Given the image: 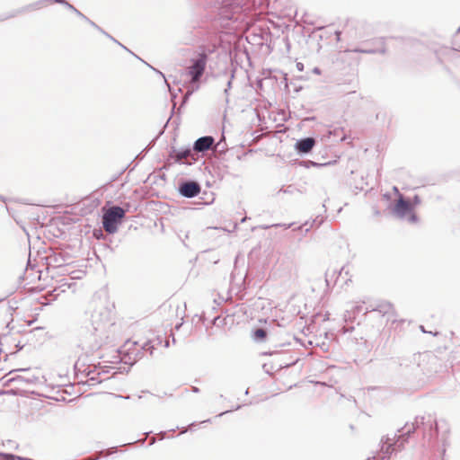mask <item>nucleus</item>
Listing matches in <instances>:
<instances>
[{
	"instance_id": "1",
	"label": "nucleus",
	"mask_w": 460,
	"mask_h": 460,
	"mask_svg": "<svg viewBox=\"0 0 460 460\" xmlns=\"http://www.w3.org/2000/svg\"><path fill=\"white\" fill-rule=\"evenodd\" d=\"M420 426L424 428V438L428 436L426 432L427 429H429L430 437L432 436L431 432L433 428L435 429V433L438 432L437 422L435 420L431 419V417H429L428 421H425V417L417 416L414 420V422H412L411 426L406 424L402 428L404 431L401 435L397 436L394 434L393 438H390L389 437L382 438V456H376L373 458L375 460H389L392 453L396 450H402L404 447V444L408 442V438L411 434L413 433L417 429L420 428Z\"/></svg>"
},
{
	"instance_id": "2",
	"label": "nucleus",
	"mask_w": 460,
	"mask_h": 460,
	"mask_svg": "<svg viewBox=\"0 0 460 460\" xmlns=\"http://www.w3.org/2000/svg\"><path fill=\"white\" fill-rule=\"evenodd\" d=\"M113 324L111 311L103 305H97L91 314V335L82 343L84 349L94 350L102 346L107 331Z\"/></svg>"
},
{
	"instance_id": "3",
	"label": "nucleus",
	"mask_w": 460,
	"mask_h": 460,
	"mask_svg": "<svg viewBox=\"0 0 460 460\" xmlns=\"http://www.w3.org/2000/svg\"><path fill=\"white\" fill-rule=\"evenodd\" d=\"M210 4L217 11L218 20L237 21V15L243 12L246 0H210Z\"/></svg>"
},
{
	"instance_id": "4",
	"label": "nucleus",
	"mask_w": 460,
	"mask_h": 460,
	"mask_svg": "<svg viewBox=\"0 0 460 460\" xmlns=\"http://www.w3.org/2000/svg\"><path fill=\"white\" fill-rule=\"evenodd\" d=\"M208 59V55L205 50L199 52L196 57L190 59V66L187 67V75L190 78L189 83L199 84L206 69Z\"/></svg>"
},
{
	"instance_id": "5",
	"label": "nucleus",
	"mask_w": 460,
	"mask_h": 460,
	"mask_svg": "<svg viewBox=\"0 0 460 460\" xmlns=\"http://www.w3.org/2000/svg\"><path fill=\"white\" fill-rule=\"evenodd\" d=\"M126 211L119 206L110 208L102 216V227L110 234L118 230V226L125 217Z\"/></svg>"
},
{
	"instance_id": "6",
	"label": "nucleus",
	"mask_w": 460,
	"mask_h": 460,
	"mask_svg": "<svg viewBox=\"0 0 460 460\" xmlns=\"http://www.w3.org/2000/svg\"><path fill=\"white\" fill-rule=\"evenodd\" d=\"M365 313L375 314L376 316L385 317L386 322H396V313L394 305L387 301H376L366 307Z\"/></svg>"
},
{
	"instance_id": "7",
	"label": "nucleus",
	"mask_w": 460,
	"mask_h": 460,
	"mask_svg": "<svg viewBox=\"0 0 460 460\" xmlns=\"http://www.w3.org/2000/svg\"><path fill=\"white\" fill-rule=\"evenodd\" d=\"M177 190L181 197L192 199L200 193L201 186L196 181L182 180L179 182Z\"/></svg>"
},
{
	"instance_id": "8",
	"label": "nucleus",
	"mask_w": 460,
	"mask_h": 460,
	"mask_svg": "<svg viewBox=\"0 0 460 460\" xmlns=\"http://www.w3.org/2000/svg\"><path fill=\"white\" fill-rule=\"evenodd\" d=\"M170 155L176 163L189 165L197 160L192 148L172 149Z\"/></svg>"
},
{
	"instance_id": "9",
	"label": "nucleus",
	"mask_w": 460,
	"mask_h": 460,
	"mask_svg": "<svg viewBox=\"0 0 460 460\" xmlns=\"http://www.w3.org/2000/svg\"><path fill=\"white\" fill-rule=\"evenodd\" d=\"M215 138L212 136H204L199 137L193 144L194 153H205L212 148Z\"/></svg>"
},
{
	"instance_id": "10",
	"label": "nucleus",
	"mask_w": 460,
	"mask_h": 460,
	"mask_svg": "<svg viewBox=\"0 0 460 460\" xmlns=\"http://www.w3.org/2000/svg\"><path fill=\"white\" fill-rule=\"evenodd\" d=\"M316 141L314 137H308L298 139L295 144V149L300 155H306L312 151Z\"/></svg>"
},
{
	"instance_id": "11",
	"label": "nucleus",
	"mask_w": 460,
	"mask_h": 460,
	"mask_svg": "<svg viewBox=\"0 0 460 460\" xmlns=\"http://www.w3.org/2000/svg\"><path fill=\"white\" fill-rule=\"evenodd\" d=\"M47 3L52 4L50 0H39V1H36L34 3H31L30 4H27V5L23 6L22 8H21L19 10H16L13 13H12L11 15L5 17L4 19L10 18V17H13V16H15V15H17L19 13H27V12H32V11L40 10Z\"/></svg>"
},
{
	"instance_id": "12",
	"label": "nucleus",
	"mask_w": 460,
	"mask_h": 460,
	"mask_svg": "<svg viewBox=\"0 0 460 460\" xmlns=\"http://www.w3.org/2000/svg\"><path fill=\"white\" fill-rule=\"evenodd\" d=\"M412 210L411 204L403 199V197H400L396 201L394 211V213L400 217H403L406 214L410 213Z\"/></svg>"
},
{
	"instance_id": "13",
	"label": "nucleus",
	"mask_w": 460,
	"mask_h": 460,
	"mask_svg": "<svg viewBox=\"0 0 460 460\" xmlns=\"http://www.w3.org/2000/svg\"><path fill=\"white\" fill-rule=\"evenodd\" d=\"M381 43L380 49H364V48H357L353 49V52L356 53H365V54H375V53H381L385 54L386 52V49L385 47V40L384 39L379 40Z\"/></svg>"
},
{
	"instance_id": "14",
	"label": "nucleus",
	"mask_w": 460,
	"mask_h": 460,
	"mask_svg": "<svg viewBox=\"0 0 460 460\" xmlns=\"http://www.w3.org/2000/svg\"><path fill=\"white\" fill-rule=\"evenodd\" d=\"M155 347L156 346L154 344V341H151V340L146 341L145 343H143L140 349L137 350L135 359L137 360L138 358H141L143 356V351H147L150 355H153Z\"/></svg>"
},
{
	"instance_id": "15",
	"label": "nucleus",
	"mask_w": 460,
	"mask_h": 460,
	"mask_svg": "<svg viewBox=\"0 0 460 460\" xmlns=\"http://www.w3.org/2000/svg\"><path fill=\"white\" fill-rule=\"evenodd\" d=\"M267 336V332L263 328H258L253 332L252 338L255 341H262Z\"/></svg>"
},
{
	"instance_id": "16",
	"label": "nucleus",
	"mask_w": 460,
	"mask_h": 460,
	"mask_svg": "<svg viewBox=\"0 0 460 460\" xmlns=\"http://www.w3.org/2000/svg\"><path fill=\"white\" fill-rule=\"evenodd\" d=\"M199 89V84H190L189 83V85H188V90L186 92V93L184 94L183 96V100H182V104H184L188 99L190 98V96L195 92V91H198Z\"/></svg>"
},
{
	"instance_id": "17",
	"label": "nucleus",
	"mask_w": 460,
	"mask_h": 460,
	"mask_svg": "<svg viewBox=\"0 0 460 460\" xmlns=\"http://www.w3.org/2000/svg\"><path fill=\"white\" fill-rule=\"evenodd\" d=\"M50 1L52 4L56 3V4H60L64 5L66 8L72 11L73 13H75V11L76 10V8L73 4L68 3L66 0H50Z\"/></svg>"
},
{
	"instance_id": "18",
	"label": "nucleus",
	"mask_w": 460,
	"mask_h": 460,
	"mask_svg": "<svg viewBox=\"0 0 460 460\" xmlns=\"http://www.w3.org/2000/svg\"><path fill=\"white\" fill-rule=\"evenodd\" d=\"M366 307H367V305H365L364 304L362 305H356L353 306L352 308V311L354 314H367V313H365L366 311Z\"/></svg>"
},
{
	"instance_id": "19",
	"label": "nucleus",
	"mask_w": 460,
	"mask_h": 460,
	"mask_svg": "<svg viewBox=\"0 0 460 460\" xmlns=\"http://www.w3.org/2000/svg\"><path fill=\"white\" fill-rule=\"evenodd\" d=\"M234 70H233V71L231 72L230 78L228 79L227 84H226V89H225V91H224V92H225V94H226V95L228 94V91H229V90L231 89V87H232V80L234 79Z\"/></svg>"
},
{
	"instance_id": "20",
	"label": "nucleus",
	"mask_w": 460,
	"mask_h": 460,
	"mask_svg": "<svg viewBox=\"0 0 460 460\" xmlns=\"http://www.w3.org/2000/svg\"><path fill=\"white\" fill-rule=\"evenodd\" d=\"M75 13L78 17H80L81 19H83V20H84V21H89V18H88V17H86V16H85L83 13H81L78 9H76V10L75 11Z\"/></svg>"
},
{
	"instance_id": "21",
	"label": "nucleus",
	"mask_w": 460,
	"mask_h": 460,
	"mask_svg": "<svg viewBox=\"0 0 460 460\" xmlns=\"http://www.w3.org/2000/svg\"><path fill=\"white\" fill-rule=\"evenodd\" d=\"M151 341H154V344H155V346H158L162 344V337L158 336L155 340H151Z\"/></svg>"
},
{
	"instance_id": "22",
	"label": "nucleus",
	"mask_w": 460,
	"mask_h": 460,
	"mask_svg": "<svg viewBox=\"0 0 460 460\" xmlns=\"http://www.w3.org/2000/svg\"><path fill=\"white\" fill-rule=\"evenodd\" d=\"M296 66L298 71H303L304 70V64L301 63V62H297Z\"/></svg>"
},
{
	"instance_id": "23",
	"label": "nucleus",
	"mask_w": 460,
	"mask_h": 460,
	"mask_svg": "<svg viewBox=\"0 0 460 460\" xmlns=\"http://www.w3.org/2000/svg\"><path fill=\"white\" fill-rule=\"evenodd\" d=\"M85 22H88L94 29L98 28V25L94 22H93L92 20L89 19V21H85Z\"/></svg>"
},
{
	"instance_id": "24",
	"label": "nucleus",
	"mask_w": 460,
	"mask_h": 460,
	"mask_svg": "<svg viewBox=\"0 0 460 460\" xmlns=\"http://www.w3.org/2000/svg\"><path fill=\"white\" fill-rule=\"evenodd\" d=\"M418 219L417 216L415 214L411 215L410 221L411 222H416Z\"/></svg>"
},
{
	"instance_id": "25",
	"label": "nucleus",
	"mask_w": 460,
	"mask_h": 460,
	"mask_svg": "<svg viewBox=\"0 0 460 460\" xmlns=\"http://www.w3.org/2000/svg\"><path fill=\"white\" fill-rule=\"evenodd\" d=\"M191 390H192L193 393H199V389L197 386H192Z\"/></svg>"
},
{
	"instance_id": "26",
	"label": "nucleus",
	"mask_w": 460,
	"mask_h": 460,
	"mask_svg": "<svg viewBox=\"0 0 460 460\" xmlns=\"http://www.w3.org/2000/svg\"><path fill=\"white\" fill-rule=\"evenodd\" d=\"M108 38L115 43H119V41L116 39H114L111 35H110Z\"/></svg>"
},
{
	"instance_id": "27",
	"label": "nucleus",
	"mask_w": 460,
	"mask_h": 460,
	"mask_svg": "<svg viewBox=\"0 0 460 460\" xmlns=\"http://www.w3.org/2000/svg\"><path fill=\"white\" fill-rule=\"evenodd\" d=\"M230 411H223V412L219 413L217 417H221V416H223V415H225V414H226V413H228V412H230Z\"/></svg>"
},
{
	"instance_id": "28",
	"label": "nucleus",
	"mask_w": 460,
	"mask_h": 460,
	"mask_svg": "<svg viewBox=\"0 0 460 460\" xmlns=\"http://www.w3.org/2000/svg\"><path fill=\"white\" fill-rule=\"evenodd\" d=\"M445 453H446V443L444 442V444H443V448H442V452H441L442 456H444V455H445Z\"/></svg>"
},
{
	"instance_id": "29",
	"label": "nucleus",
	"mask_w": 460,
	"mask_h": 460,
	"mask_svg": "<svg viewBox=\"0 0 460 460\" xmlns=\"http://www.w3.org/2000/svg\"><path fill=\"white\" fill-rule=\"evenodd\" d=\"M98 31H100L101 33H105V31L103 29H102L100 26H98V28H95Z\"/></svg>"
},
{
	"instance_id": "30",
	"label": "nucleus",
	"mask_w": 460,
	"mask_h": 460,
	"mask_svg": "<svg viewBox=\"0 0 460 460\" xmlns=\"http://www.w3.org/2000/svg\"><path fill=\"white\" fill-rule=\"evenodd\" d=\"M98 31H100L101 33H105V31L103 29H102L100 26H98V28H95Z\"/></svg>"
},
{
	"instance_id": "31",
	"label": "nucleus",
	"mask_w": 460,
	"mask_h": 460,
	"mask_svg": "<svg viewBox=\"0 0 460 460\" xmlns=\"http://www.w3.org/2000/svg\"><path fill=\"white\" fill-rule=\"evenodd\" d=\"M121 48H123L124 49H126L127 51L128 52H131L127 47H125L124 45H122L120 42L118 43Z\"/></svg>"
},
{
	"instance_id": "32",
	"label": "nucleus",
	"mask_w": 460,
	"mask_h": 460,
	"mask_svg": "<svg viewBox=\"0 0 460 460\" xmlns=\"http://www.w3.org/2000/svg\"><path fill=\"white\" fill-rule=\"evenodd\" d=\"M153 70L156 71L157 73L160 74V75H162L163 77H164V75H163V73H161L160 71L156 70L155 68H154L152 66L148 65Z\"/></svg>"
},
{
	"instance_id": "33",
	"label": "nucleus",
	"mask_w": 460,
	"mask_h": 460,
	"mask_svg": "<svg viewBox=\"0 0 460 460\" xmlns=\"http://www.w3.org/2000/svg\"><path fill=\"white\" fill-rule=\"evenodd\" d=\"M314 73L320 74V69L318 67L314 68Z\"/></svg>"
},
{
	"instance_id": "34",
	"label": "nucleus",
	"mask_w": 460,
	"mask_h": 460,
	"mask_svg": "<svg viewBox=\"0 0 460 460\" xmlns=\"http://www.w3.org/2000/svg\"><path fill=\"white\" fill-rule=\"evenodd\" d=\"M414 201H415L416 203H419V202H420V198H419L418 196H415V197H414Z\"/></svg>"
},
{
	"instance_id": "35",
	"label": "nucleus",
	"mask_w": 460,
	"mask_h": 460,
	"mask_svg": "<svg viewBox=\"0 0 460 460\" xmlns=\"http://www.w3.org/2000/svg\"><path fill=\"white\" fill-rule=\"evenodd\" d=\"M345 272L346 274L348 273V271H345V267H342L341 271H340V275L342 274V272Z\"/></svg>"
},
{
	"instance_id": "36",
	"label": "nucleus",
	"mask_w": 460,
	"mask_h": 460,
	"mask_svg": "<svg viewBox=\"0 0 460 460\" xmlns=\"http://www.w3.org/2000/svg\"><path fill=\"white\" fill-rule=\"evenodd\" d=\"M290 186L288 187V190H285L284 192H288V193H292V190H290Z\"/></svg>"
},
{
	"instance_id": "37",
	"label": "nucleus",
	"mask_w": 460,
	"mask_h": 460,
	"mask_svg": "<svg viewBox=\"0 0 460 460\" xmlns=\"http://www.w3.org/2000/svg\"><path fill=\"white\" fill-rule=\"evenodd\" d=\"M169 345H170V344H169V341H167V340H166V341H164V347H165V348H168V347H169Z\"/></svg>"
},
{
	"instance_id": "38",
	"label": "nucleus",
	"mask_w": 460,
	"mask_h": 460,
	"mask_svg": "<svg viewBox=\"0 0 460 460\" xmlns=\"http://www.w3.org/2000/svg\"><path fill=\"white\" fill-rule=\"evenodd\" d=\"M340 35H341V32L340 31H336V36H337V40H340Z\"/></svg>"
},
{
	"instance_id": "39",
	"label": "nucleus",
	"mask_w": 460,
	"mask_h": 460,
	"mask_svg": "<svg viewBox=\"0 0 460 460\" xmlns=\"http://www.w3.org/2000/svg\"><path fill=\"white\" fill-rule=\"evenodd\" d=\"M28 370V368H20V369H16L15 371H26Z\"/></svg>"
},
{
	"instance_id": "40",
	"label": "nucleus",
	"mask_w": 460,
	"mask_h": 460,
	"mask_svg": "<svg viewBox=\"0 0 460 460\" xmlns=\"http://www.w3.org/2000/svg\"><path fill=\"white\" fill-rule=\"evenodd\" d=\"M15 379H21V380L25 381V379H24L23 377L20 376H17Z\"/></svg>"
},
{
	"instance_id": "41",
	"label": "nucleus",
	"mask_w": 460,
	"mask_h": 460,
	"mask_svg": "<svg viewBox=\"0 0 460 460\" xmlns=\"http://www.w3.org/2000/svg\"><path fill=\"white\" fill-rule=\"evenodd\" d=\"M206 422H210V419H208V420L202 421V423H206Z\"/></svg>"
},
{
	"instance_id": "42",
	"label": "nucleus",
	"mask_w": 460,
	"mask_h": 460,
	"mask_svg": "<svg viewBox=\"0 0 460 460\" xmlns=\"http://www.w3.org/2000/svg\"><path fill=\"white\" fill-rule=\"evenodd\" d=\"M102 34L105 35L107 38L110 36V34L106 31H105V33H102Z\"/></svg>"
},
{
	"instance_id": "43",
	"label": "nucleus",
	"mask_w": 460,
	"mask_h": 460,
	"mask_svg": "<svg viewBox=\"0 0 460 460\" xmlns=\"http://www.w3.org/2000/svg\"><path fill=\"white\" fill-rule=\"evenodd\" d=\"M155 443V439L153 438L152 441L150 442V445H153Z\"/></svg>"
},
{
	"instance_id": "44",
	"label": "nucleus",
	"mask_w": 460,
	"mask_h": 460,
	"mask_svg": "<svg viewBox=\"0 0 460 460\" xmlns=\"http://www.w3.org/2000/svg\"><path fill=\"white\" fill-rule=\"evenodd\" d=\"M240 408H241V405H237V406H236V408H235V410H238V409H240Z\"/></svg>"
},
{
	"instance_id": "45",
	"label": "nucleus",
	"mask_w": 460,
	"mask_h": 460,
	"mask_svg": "<svg viewBox=\"0 0 460 460\" xmlns=\"http://www.w3.org/2000/svg\"><path fill=\"white\" fill-rule=\"evenodd\" d=\"M186 431H187V429H184L181 431V433H186Z\"/></svg>"
},
{
	"instance_id": "46",
	"label": "nucleus",
	"mask_w": 460,
	"mask_h": 460,
	"mask_svg": "<svg viewBox=\"0 0 460 460\" xmlns=\"http://www.w3.org/2000/svg\"><path fill=\"white\" fill-rule=\"evenodd\" d=\"M420 328H421V332H425V330H424L423 326H421Z\"/></svg>"
},
{
	"instance_id": "47",
	"label": "nucleus",
	"mask_w": 460,
	"mask_h": 460,
	"mask_svg": "<svg viewBox=\"0 0 460 460\" xmlns=\"http://www.w3.org/2000/svg\"><path fill=\"white\" fill-rule=\"evenodd\" d=\"M444 460V459H443Z\"/></svg>"
}]
</instances>
